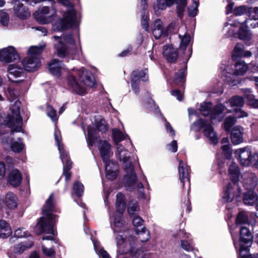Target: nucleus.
Here are the masks:
<instances>
[{
    "label": "nucleus",
    "instance_id": "obj_24",
    "mask_svg": "<svg viewBox=\"0 0 258 258\" xmlns=\"http://www.w3.org/2000/svg\"><path fill=\"white\" fill-rule=\"evenodd\" d=\"M23 73V69L18 67L17 65L11 64L8 68V78L12 82L18 83L21 80L15 81L14 79L20 77Z\"/></svg>",
    "mask_w": 258,
    "mask_h": 258
},
{
    "label": "nucleus",
    "instance_id": "obj_17",
    "mask_svg": "<svg viewBox=\"0 0 258 258\" xmlns=\"http://www.w3.org/2000/svg\"><path fill=\"white\" fill-rule=\"evenodd\" d=\"M131 78L132 88L135 94H138L140 81H146L148 80L147 70L135 71L132 73Z\"/></svg>",
    "mask_w": 258,
    "mask_h": 258
},
{
    "label": "nucleus",
    "instance_id": "obj_40",
    "mask_svg": "<svg viewBox=\"0 0 258 258\" xmlns=\"http://www.w3.org/2000/svg\"><path fill=\"white\" fill-rule=\"evenodd\" d=\"M244 50V46L241 43H237L235 45L232 54L233 59L242 57V54Z\"/></svg>",
    "mask_w": 258,
    "mask_h": 258
},
{
    "label": "nucleus",
    "instance_id": "obj_26",
    "mask_svg": "<svg viewBox=\"0 0 258 258\" xmlns=\"http://www.w3.org/2000/svg\"><path fill=\"white\" fill-rule=\"evenodd\" d=\"M243 128L239 126H236L232 129L231 139L233 144L237 145L243 142Z\"/></svg>",
    "mask_w": 258,
    "mask_h": 258
},
{
    "label": "nucleus",
    "instance_id": "obj_49",
    "mask_svg": "<svg viewBox=\"0 0 258 258\" xmlns=\"http://www.w3.org/2000/svg\"><path fill=\"white\" fill-rule=\"evenodd\" d=\"M139 210V206L136 201H131L128 206V212L130 215H133L134 213Z\"/></svg>",
    "mask_w": 258,
    "mask_h": 258
},
{
    "label": "nucleus",
    "instance_id": "obj_9",
    "mask_svg": "<svg viewBox=\"0 0 258 258\" xmlns=\"http://www.w3.org/2000/svg\"><path fill=\"white\" fill-rule=\"evenodd\" d=\"M55 143L58 147V150L60 154V158L63 164V173L65 176L66 180H69L71 174L69 170L72 168V163L70 160L68 153L65 150L63 145L61 144V137L60 132L58 129L55 128L54 133Z\"/></svg>",
    "mask_w": 258,
    "mask_h": 258
},
{
    "label": "nucleus",
    "instance_id": "obj_58",
    "mask_svg": "<svg viewBox=\"0 0 258 258\" xmlns=\"http://www.w3.org/2000/svg\"><path fill=\"white\" fill-rule=\"evenodd\" d=\"M249 160V166L258 168V153L252 154Z\"/></svg>",
    "mask_w": 258,
    "mask_h": 258
},
{
    "label": "nucleus",
    "instance_id": "obj_60",
    "mask_svg": "<svg viewBox=\"0 0 258 258\" xmlns=\"http://www.w3.org/2000/svg\"><path fill=\"white\" fill-rule=\"evenodd\" d=\"M248 10L245 6H242L235 8L234 13L236 16H241L248 12Z\"/></svg>",
    "mask_w": 258,
    "mask_h": 258
},
{
    "label": "nucleus",
    "instance_id": "obj_55",
    "mask_svg": "<svg viewBox=\"0 0 258 258\" xmlns=\"http://www.w3.org/2000/svg\"><path fill=\"white\" fill-rule=\"evenodd\" d=\"M24 228H18L15 230L14 234L15 237L18 238H22L28 237L30 233L27 231H24Z\"/></svg>",
    "mask_w": 258,
    "mask_h": 258
},
{
    "label": "nucleus",
    "instance_id": "obj_41",
    "mask_svg": "<svg viewBox=\"0 0 258 258\" xmlns=\"http://www.w3.org/2000/svg\"><path fill=\"white\" fill-rule=\"evenodd\" d=\"M173 237L181 242L182 240L190 239V235L186 233L184 230H179L173 235Z\"/></svg>",
    "mask_w": 258,
    "mask_h": 258
},
{
    "label": "nucleus",
    "instance_id": "obj_43",
    "mask_svg": "<svg viewBox=\"0 0 258 258\" xmlns=\"http://www.w3.org/2000/svg\"><path fill=\"white\" fill-rule=\"evenodd\" d=\"M186 68H184L179 71V72L175 74V77L173 79V82L175 84L181 83L184 81L185 76Z\"/></svg>",
    "mask_w": 258,
    "mask_h": 258
},
{
    "label": "nucleus",
    "instance_id": "obj_8",
    "mask_svg": "<svg viewBox=\"0 0 258 258\" xmlns=\"http://www.w3.org/2000/svg\"><path fill=\"white\" fill-rule=\"evenodd\" d=\"M45 45L32 46L28 50V56L22 61L25 70L28 72L36 71L41 65L39 58Z\"/></svg>",
    "mask_w": 258,
    "mask_h": 258
},
{
    "label": "nucleus",
    "instance_id": "obj_61",
    "mask_svg": "<svg viewBox=\"0 0 258 258\" xmlns=\"http://www.w3.org/2000/svg\"><path fill=\"white\" fill-rule=\"evenodd\" d=\"M146 12H144V14L142 17L141 24L143 28L146 31L149 30L148 16L146 14Z\"/></svg>",
    "mask_w": 258,
    "mask_h": 258
},
{
    "label": "nucleus",
    "instance_id": "obj_3",
    "mask_svg": "<svg viewBox=\"0 0 258 258\" xmlns=\"http://www.w3.org/2000/svg\"><path fill=\"white\" fill-rule=\"evenodd\" d=\"M52 198L53 195L51 194L42 209L43 216L40 219L35 227L36 232L38 234H41L42 233L51 234V235L44 236L42 238L43 240H53L54 239V235L55 234L54 225L56 216L51 213L53 211L54 209Z\"/></svg>",
    "mask_w": 258,
    "mask_h": 258
},
{
    "label": "nucleus",
    "instance_id": "obj_19",
    "mask_svg": "<svg viewBox=\"0 0 258 258\" xmlns=\"http://www.w3.org/2000/svg\"><path fill=\"white\" fill-rule=\"evenodd\" d=\"M235 157L240 164L244 167L249 166V159L252 153L250 148L245 147L235 150Z\"/></svg>",
    "mask_w": 258,
    "mask_h": 258
},
{
    "label": "nucleus",
    "instance_id": "obj_35",
    "mask_svg": "<svg viewBox=\"0 0 258 258\" xmlns=\"http://www.w3.org/2000/svg\"><path fill=\"white\" fill-rule=\"evenodd\" d=\"M227 106H229L234 109L241 108L244 104V100L242 97L239 96H234L228 99L226 102Z\"/></svg>",
    "mask_w": 258,
    "mask_h": 258
},
{
    "label": "nucleus",
    "instance_id": "obj_39",
    "mask_svg": "<svg viewBox=\"0 0 258 258\" xmlns=\"http://www.w3.org/2000/svg\"><path fill=\"white\" fill-rule=\"evenodd\" d=\"M95 133L96 131L91 126L88 127L87 143L89 147L92 146L97 140Z\"/></svg>",
    "mask_w": 258,
    "mask_h": 258
},
{
    "label": "nucleus",
    "instance_id": "obj_29",
    "mask_svg": "<svg viewBox=\"0 0 258 258\" xmlns=\"http://www.w3.org/2000/svg\"><path fill=\"white\" fill-rule=\"evenodd\" d=\"M258 201V196L253 190H247L243 196V202L245 205L252 206Z\"/></svg>",
    "mask_w": 258,
    "mask_h": 258
},
{
    "label": "nucleus",
    "instance_id": "obj_28",
    "mask_svg": "<svg viewBox=\"0 0 258 258\" xmlns=\"http://www.w3.org/2000/svg\"><path fill=\"white\" fill-rule=\"evenodd\" d=\"M49 69L52 75L59 77L64 68L60 61L56 59H54L49 63Z\"/></svg>",
    "mask_w": 258,
    "mask_h": 258
},
{
    "label": "nucleus",
    "instance_id": "obj_18",
    "mask_svg": "<svg viewBox=\"0 0 258 258\" xmlns=\"http://www.w3.org/2000/svg\"><path fill=\"white\" fill-rule=\"evenodd\" d=\"M241 189L235 183H229L224 189L223 199L225 202H232L241 195Z\"/></svg>",
    "mask_w": 258,
    "mask_h": 258
},
{
    "label": "nucleus",
    "instance_id": "obj_36",
    "mask_svg": "<svg viewBox=\"0 0 258 258\" xmlns=\"http://www.w3.org/2000/svg\"><path fill=\"white\" fill-rule=\"evenodd\" d=\"M33 244V243L32 241L20 243L14 246L13 251L16 254H21L25 250L31 247Z\"/></svg>",
    "mask_w": 258,
    "mask_h": 258
},
{
    "label": "nucleus",
    "instance_id": "obj_38",
    "mask_svg": "<svg viewBox=\"0 0 258 258\" xmlns=\"http://www.w3.org/2000/svg\"><path fill=\"white\" fill-rule=\"evenodd\" d=\"M94 249L100 258H111L108 252L99 245V243L92 239Z\"/></svg>",
    "mask_w": 258,
    "mask_h": 258
},
{
    "label": "nucleus",
    "instance_id": "obj_59",
    "mask_svg": "<svg viewBox=\"0 0 258 258\" xmlns=\"http://www.w3.org/2000/svg\"><path fill=\"white\" fill-rule=\"evenodd\" d=\"M248 13L249 14L250 19L253 20H258V8L255 7L254 8L248 9Z\"/></svg>",
    "mask_w": 258,
    "mask_h": 258
},
{
    "label": "nucleus",
    "instance_id": "obj_37",
    "mask_svg": "<svg viewBox=\"0 0 258 258\" xmlns=\"http://www.w3.org/2000/svg\"><path fill=\"white\" fill-rule=\"evenodd\" d=\"M136 232L142 242L147 241L150 238V232L145 227H141V229L137 228Z\"/></svg>",
    "mask_w": 258,
    "mask_h": 258
},
{
    "label": "nucleus",
    "instance_id": "obj_53",
    "mask_svg": "<svg viewBox=\"0 0 258 258\" xmlns=\"http://www.w3.org/2000/svg\"><path fill=\"white\" fill-rule=\"evenodd\" d=\"M9 23L8 14L3 11L0 12V23L4 26H8Z\"/></svg>",
    "mask_w": 258,
    "mask_h": 258
},
{
    "label": "nucleus",
    "instance_id": "obj_56",
    "mask_svg": "<svg viewBox=\"0 0 258 258\" xmlns=\"http://www.w3.org/2000/svg\"><path fill=\"white\" fill-rule=\"evenodd\" d=\"M47 115L52 119V121H56L57 120L56 111L49 105H48L47 107Z\"/></svg>",
    "mask_w": 258,
    "mask_h": 258
},
{
    "label": "nucleus",
    "instance_id": "obj_10",
    "mask_svg": "<svg viewBox=\"0 0 258 258\" xmlns=\"http://www.w3.org/2000/svg\"><path fill=\"white\" fill-rule=\"evenodd\" d=\"M9 94L10 96L11 101H15L16 110L12 109L13 115L11 120V124L13 129L11 131V134L15 132H20L22 130V118L20 115L19 112V104L20 102L17 99L18 93L17 90L9 87L8 89Z\"/></svg>",
    "mask_w": 258,
    "mask_h": 258
},
{
    "label": "nucleus",
    "instance_id": "obj_54",
    "mask_svg": "<svg viewBox=\"0 0 258 258\" xmlns=\"http://www.w3.org/2000/svg\"><path fill=\"white\" fill-rule=\"evenodd\" d=\"M199 4L196 1H192V5L188 8V15L191 17H195L198 12Z\"/></svg>",
    "mask_w": 258,
    "mask_h": 258
},
{
    "label": "nucleus",
    "instance_id": "obj_45",
    "mask_svg": "<svg viewBox=\"0 0 258 258\" xmlns=\"http://www.w3.org/2000/svg\"><path fill=\"white\" fill-rule=\"evenodd\" d=\"M19 141H15L13 140L11 141V147L14 152H21L24 147V145L21 142L19 138Z\"/></svg>",
    "mask_w": 258,
    "mask_h": 258
},
{
    "label": "nucleus",
    "instance_id": "obj_30",
    "mask_svg": "<svg viewBox=\"0 0 258 258\" xmlns=\"http://www.w3.org/2000/svg\"><path fill=\"white\" fill-rule=\"evenodd\" d=\"M229 175L230 179L233 183L236 182L239 180L240 173L239 168L235 163H231L229 168Z\"/></svg>",
    "mask_w": 258,
    "mask_h": 258
},
{
    "label": "nucleus",
    "instance_id": "obj_25",
    "mask_svg": "<svg viewBox=\"0 0 258 258\" xmlns=\"http://www.w3.org/2000/svg\"><path fill=\"white\" fill-rule=\"evenodd\" d=\"M237 21V23L240 25L238 32L239 38L243 40L247 45H250L251 44V43L249 42L252 37L251 33L239 20Z\"/></svg>",
    "mask_w": 258,
    "mask_h": 258
},
{
    "label": "nucleus",
    "instance_id": "obj_13",
    "mask_svg": "<svg viewBox=\"0 0 258 258\" xmlns=\"http://www.w3.org/2000/svg\"><path fill=\"white\" fill-rule=\"evenodd\" d=\"M212 104L211 103L203 102L201 104L199 110L204 116H207L210 113V121L213 123L214 120L221 121L223 118V112L225 107L222 104H217L211 110Z\"/></svg>",
    "mask_w": 258,
    "mask_h": 258
},
{
    "label": "nucleus",
    "instance_id": "obj_46",
    "mask_svg": "<svg viewBox=\"0 0 258 258\" xmlns=\"http://www.w3.org/2000/svg\"><path fill=\"white\" fill-rule=\"evenodd\" d=\"M179 37L181 39L180 47L182 49H185L190 41V36L186 34H185L183 36L179 34Z\"/></svg>",
    "mask_w": 258,
    "mask_h": 258
},
{
    "label": "nucleus",
    "instance_id": "obj_27",
    "mask_svg": "<svg viewBox=\"0 0 258 258\" xmlns=\"http://www.w3.org/2000/svg\"><path fill=\"white\" fill-rule=\"evenodd\" d=\"M22 179V175L19 171L17 169H14L9 175L8 181L13 186L17 187L21 184Z\"/></svg>",
    "mask_w": 258,
    "mask_h": 258
},
{
    "label": "nucleus",
    "instance_id": "obj_62",
    "mask_svg": "<svg viewBox=\"0 0 258 258\" xmlns=\"http://www.w3.org/2000/svg\"><path fill=\"white\" fill-rule=\"evenodd\" d=\"M222 150L226 158H228L231 155V149L229 145H222Z\"/></svg>",
    "mask_w": 258,
    "mask_h": 258
},
{
    "label": "nucleus",
    "instance_id": "obj_14",
    "mask_svg": "<svg viewBox=\"0 0 258 258\" xmlns=\"http://www.w3.org/2000/svg\"><path fill=\"white\" fill-rule=\"evenodd\" d=\"M174 3L177 4V15L181 18L187 4L186 0H156L153 5L154 10L157 13L159 10H164L172 6Z\"/></svg>",
    "mask_w": 258,
    "mask_h": 258
},
{
    "label": "nucleus",
    "instance_id": "obj_47",
    "mask_svg": "<svg viewBox=\"0 0 258 258\" xmlns=\"http://www.w3.org/2000/svg\"><path fill=\"white\" fill-rule=\"evenodd\" d=\"M236 118L233 116H230L227 117L224 121L225 130L227 131H229L231 127L236 122Z\"/></svg>",
    "mask_w": 258,
    "mask_h": 258
},
{
    "label": "nucleus",
    "instance_id": "obj_2",
    "mask_svg": "<svg viewBox=\"0 0 258 258\" xmlns=\"http://www.w3.org/2000/svg\"><path fill=\"white\" fill-rule=\"evenodd\" d=\"M117 152L119 160L122 162L126 172L124 180L125 186L130 190H137L139 197L145 198L144 186L142 182L137 180V175L134 166L130 161V155L128 151L120 144H117Z\"/></svg>",
    "mask_w": 258,
    "mask_h": 258
},
{
    "label": "nucleus",
    "instance_id": "obj_52",
    "mask_svg": "<svg viewBox=\"0 0 258 258\" xmlns=\"http://www.w3.org/2000/svg\"><path fill=\"white\" fill-rule=\"evenodd\" d=\"M134 256L136 258H151L150 253L142 249H138L135 252Z\"/></svg>",
    "mask_w": 258,
    "mask_h": 258
},
{
    "label": "nucleus",
    "instance_id": "obj_64",
    "mask_svg": "<svg viewBox=\"0 0 258 258\" xmlns=\"http://www.w3.org/2000/svg\"><path fill=\"white\" fill-rule=\"evenodd\" d=\"M168 150L173 153H175L177 150V144L175 140H173L167 145Z\"/></svg>",
    "mask_w": 258,
    "mask_h": 258
},
{
    "label": "nucleus",
    "instance_id": "obj_51",
    "mask_svg": "<svg viewBox=\"0 0 258 258\" xmlns=\"http://www.w3.org/2000/svg\"><path fill=\"white\" fill-rule=\"evenodd\" d=\"M143 220L139 216L135 215L133 219V224L135 227V230L137 228L141 229V227H144L143 226Z\"/></svg>",
    "mask_w": 258,
    "mask_h": 258
},
{
    "label": "nucleus",
    "instance_id": "obj_48",
    "mask_svg": "<svg viewBox=\"0 0 258 258\" xmlns=\"http://www.w3.org/2000/svg\"><path fill=\"white\" fill-rule=\"evenodd\" d=\"M73 190L78 197H81L84 191V186L81 182L76 181L74 184Z\"/></svg>",
    "mask_w": 258,
    "mask_h": 258
},
{
    "label": "nucleus",
    "instance_id": "obj_34",
    "mask_svg": "<svg viewBox=\"0 0 258 258\" xmlns=\"http://www.w3.org/2000/svg\"><path fill=\"white\" fill-rule=\"evenodd\" d=\"M14 11L18 17L22 19H25L30 16V13L28 11L22 4L19 3L17 6H15Z\"/></svg>",
    "mask_w": 258,
    "mask_h": 258
},
{
    "label": "nucleus",
    "instance_id": "obj_20",
    "mask_svg": "<svg viewBox=\"0 0 258 258\" xmlns=\"http://www.w3.org/2000/svg\"><path fill=\"white\" fill-rule=\"evenodd\" d=\"M179 179L180 182L182 184L183 187L186 183L188 186H190V168L186 163L182 160L179 161V165L178 167Z\"/></svg>",
    "mask_w": 258,
    "mask_h": 258
},
{
    "label": "nucleus",
    "instance_id": "obj_44",
    "mask_svg": "<svg viewBox=\"0 0 258 258\" xmlns=\"http://www.w3.org/2000/svg\"><path fill=\"white\" fill-rule=\"evenodd\" d=\"M112 135L114 142L117 143L123 140L125 138V135L118 129L114 128L112 130Z\"/></svg>",
    "mask_w": 258,
    "mask_h": 258
},
{
    "label": "nucleus",
    "instance_id": "obj_6",
    "mask_svg": "<svg viewBox=\"0 0 258 258\" xmlns=\"http://www.w3.org/2000/svg\"><path fill=\"white\" fill-rule=\"evenodd\" d=\"M67 9L63 15V18L60 19L52 25V29L54 31H61L70 27H77L81 21L80 14L78 13L74 8L70 0H58Z\"/></svg>",
    "mask_w": 258,
    "mask_h": 258
},
{
    "label": "nucleus",
    "instance_id": "obj_12",
    "mask_svg": "<svg viewBox=\"0 0 258 258\" xmlns=\"http://www.w3.org/2000/svg\"><path fill=\"white\" fill-rule=\"evenodd\" d=\"M213 123L214 121L211 123V121L200 119L193 123L191 127L196 131H199L204 128L203 133L204 136L211 144L215 145L218 142V137L216 132L211 125V124Z\"/></svg>",
    "mask_w": 258,
    "mask_h": 258
},
{
    "label": "nucleus",
    "instance_id": "obj_5",
    "mask_svg": "<svg viewBox=\"0 0 258 258\" xmlns=\"http://www.w3.org/2000/svg\"><path fill=\"white\" fill-rule=\"evenodd\" d=\"M98 149L105 164L106 178L111 180H114L118 175V166L116 162L110 159L113 155L111 145L107 141L100 140Z\"/></svg>",
    "mask_w": 258,
    "mask_h": 258
},
{
    "label": "nucleus",
    "instance_id": "obj_11",
    "mask_svg": "<svg viewBox=\"0 0 258 258\" xmlns=\"http://www.w3.org/2000/svg\"><path fill=\"white\" fill-rule=\"evenodd\" d=\"M53 38L57 41V43L54 44V47L56 49L57 55L60 57H64L67 55L71 54L76 55L78 53L79 51L74 49V46L71 49H69L65 44L62 42V40L67 43L73 44L74 39L71 34L63 35V37L54 36Z\"/></svg>",
    "mask_w": 258,
    "mask_h": 258
},
{
    "label": "nucleus",
    "instance_id": "obj_1",
    "mask_svg": "<svg viewBox=\"0 0 258 258\" xmlns=\"http://www.w3.org/2000/svg\"><path fill=\"white\" fill-rule=\"evenodd\" d=\"M116 197V208L118 215L114 218L113 229L114 233H118L117 235L115 236L117 253L122 254L130 252L133 254L135 238L131 236L127 241L124 238V237H126V235L122 233V230H124V227L122 222L121 214L125 208V197L122 194L119 192L117 194Z\"/></svg>",
    "mask_w": 258,
    "mask_h": 258
},
{
    "label": "nucleus",
    "instance_id": "obj_42",
    "mask_svg": "<svg viewBox=\"0 0 258 258\" xmlns=\"http://www.w3.org/2000/svg\"><path fill=\"white\" fill-rule=\"evenodd\" d=\"M248 223L247 215L243 212H240L238 213L236 219V224L237 226L242 224H246Z\"/></svg>",
    "mask_w": 258,
    "mask_h": 258
},
{
    "label": "nucleus",
    "instance_id": "obj_32",
    "mask_svg": "<svg viewBox=\"0 0 258 258\" xmlns=\"http://www.w3.org/2000/svg\"><path fill=\"white\" fill-rule=\"evenodd\" d=\"M12 229L10 225L6 221L0 220V237L6 238L11 235Z\"/></svg>",
    "mask_w": 258,
    "mask_h": 258
},
{
    "label": "nucleus",
    "instance_id": "obj_7",
    "mask_svg": "<svg viewBox=\"0 0 258 258\" xmlns=\"http://www.w3.org/2000/svg\"><path fill=\"white\" fill-rule=\"evenodd\" d=\"M247 69V66L244 61L237 62L235 64L234 71L230 65L226 66L222 64L220 67L222 78L224 81L231 86H235L239 83L238 80H236V76L243 75Z\"/></svg>",
    "mask_w": 258,
    "mask_h": 258
},
{
    "label": "nucleus",
    "instance_id": "obj_21",
    "mask_svg": "<svg viewBox=\"0 0 258 258\" xmlns=\"http://www.w3.org/2000/svg\"><path fill=\"white\" fill-rule=\"evenodd\" d=\"M19 59V55L13 46H9L0 51V60L7 62Z\"/></svg>",
    "mask_w": 258,
    "mask_h": 258
},
{
    "label": "nucleus",
    "instance_id": "obj_33",
    "mask_svg": "<svg viewBox=\"0 0 258 258\" xmlns=\"http://www.w3.org/2000/svg\"><path fill=\"white\" fill-rule=\"evenodd\" d=\"M5 203L8 208L14 210L18 206V198L14 194L8 192L6 196Z\"/></svg>",
    "mask_w": 258,
    "mask_h": 258
},
{
    "label": "nucleus",
    "instance_id": "obj_50",
    "mask_svg": "<svg viewBox=\"0 0 258 258\" xmlns=\"http://www.w3.org/2000/svg\"><path fill=\"white\" fill-rule=\"evenodd\" d=\"M180 246L182 249L187 252L193 250V246L190 242V239L182 240L180 242Z\"/></svg>",
    "mask_w": 258,
    "mask_h": 258
},
{
    "label": "nucleus",
    "instance_id": "obj_57",
    "mask_svg": "<svg viewBox=\"0 0 258 258\" xmlns=\"http://www.w3.org/2000/svg\"><path fill=\"white\" fill-rule=\"evenodd\" d=\"M240 23H242L245 27H250L251 28H255L258 27V21H256V20L253 21L250 18L247 20H245L243 22H240Z\"/></svg>",
    "mask_w": 258,
    "mask_h": 258
},
{
    "label": "nucleus",
    "instance_id": "obj_31",
    "mask_svg": "<svg viewBox=\"0 0 258 258\" xmlns=\"http://www.w3.org/2000/svg\"><path fill=\"white\" fill-rule=\"evenodd\" d=\"M94 123L97 130L102 133H105L108 130V125L105 119L100 115L95 117Z\"/></svg>",
    "mask_w": 258,
    "mask_h": 258
},
{
    "label": "nucleus",
    "instance_id": "obj_63",
    "mask_svg": "<svg viewBox=\"0 0 258 258\" xmlns=\"http://www.w3.org/2000/svg\"><path fill=\"white\" fill-rule=\"evenodd\" d=\"M42 248L43 253L47 256H51L54 255L55 253V251L53 247L48 248L45 246L43 245L42 246Z\"/></svg>",
    "mask_w": 258,
    "mask_h": 258
},
{
    "label": "nucleus",
    "instance_id": "obj_22",
    "mask_svg": "<svg viewBox=\"0 0 258 258\" xmlns=\"http://www.w3.org/2000/svg\"><path fill=\"white\" fill-rule=\"evenodd\" d=\"M242 183L245 188L248 190H253L257 183V178L255 175L252 173H245Z\"/></svg>",
    "mask_w": 258,
    "mask_h": 258
},
{
    "label": "nucleus",
    "instance_id": "obj_4",
    "mask_svg": "<svg viewBox=\"0 0 258 258\" xmlns=\"http://www.w3.org/2000/svg\"><path fill=\"white\" fill-rule=\"evenodd\" d=\"M94 84L95 80L92 73L84 68L73 70L67 79L69 89L80 95L86 93V87H92Z\"/></svg>",
    "mask_w": 258,
    "mask_h": 258
},
{
    "label": "nucleus",
    "instance_id": "obj_15",
    "mask_svg": "<svg viewBox=\"0 0 258 258\" xmlns=\"http://www.w3.org/2000/svg\"><path fill=\"white\" fill-rule=\"evenodd\" d=\"M252 242V236L249 230L245 226L241 227L240 232L239 254L243 256L249 252L248 247Z\"/></svg>",
    "mask_w": 258,
    "mask_h": 258
},
{
    "label": "nucleus",
    "instance_id": "obj_23",
    "mask_svg": "<svg viewBox=\"0 0 258 258\" xmlns=\"http://www.w3.org/2000/svg\"><path fill=\"white\" fill-rule=\"evenodd\" d=\"M163 54L168 61L174 62L177 59L178 53L177 49L172 46L165 45L163 47Z\"/></svg>",
    "mask_w": 258,
    "mask_h": 258
},
{
    "label": "nucleus",
    "instance_id": "obj_16",
    "mask_svg": "<svg viewBox=\"0 0 258 258\" xmlns=\"http://www.w3.org/2000/svg\"><path fill=\"white\" fill-rule=\"evenodd\" d=\"M175 23H172L169 24L166 30H164L162 22L160 19H156L154 23L153 28V34L156 39L160 38L163 35H167L169 33L175 32Z\"/></svg>",
    "mask_w": 258,
    "mask_h": 258
}]
</instances>
